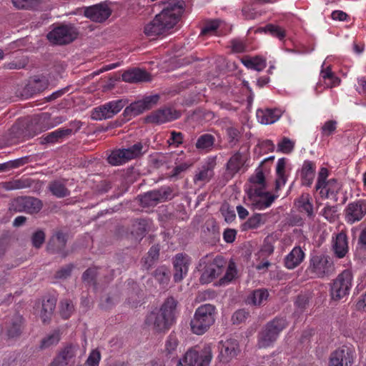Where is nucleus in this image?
Wrapping results in <instances>:
<instances>
[{
  "label": "nucleus",
  "mask_w": 366,
  "mask_h": 366,
  "mask_svg": "<svg viewBox=\"0 0 366 366\" xmlns=\"http://www.w3.org/2000/svg\"><path fill=\"white\" fill-rule=\"evenodd\" d=\"M45 232L42 229H37L31 237L32 246L36 249L41 248L45 242Z\"/></svg>",
  "instance_id": "49"
},
{
  "label": "nucleus",
  "mask_w": 366,
  "mask_h": 366,
  "mask_svg": "<svg viewBox=\"0 0 366 366\" xmlns=\"http://www.w3.org/2000/svg\"><path fill=\"white\" fill-rule=\"evenodd\" d=\"M56 300L54 297H49L42 302V308L40 313L41 319L44 324L50 322L56 307Z\"/></svg>",
  "instance_id": "33"
},
{
  "label": "nucleus",
  "mask_w": 366,
  "mask_h": 366,
  "mask_svg": "<svg viewBox=\"0 0 366 366\" xmlns=\"http://www.w3.org/2000/svg\"><path fill=\"white\" fill-rule=\"evenodd\" d=\"M295 147V142L287 137H283L282 141L277 144L278 151L290 154L292 152Z\"/></svg>",
  "instance_id": "52"
},
{
  "label": "nucleus",
  "mask_w": 366,
  "mask_h": 366,
  "mask_svg": "<svg viewBox=\"0 0 366 366\" xmlns=\"http://www.w3.org/2000/svg\"><path fill=\"white\" fill-rule=\"evenodd\" d=\"M122 77L123 81L129 83L148 82L152 80V76L149 72L139 68L125 71Z\"/></svg>",
  "instance_id": "25"
},
{
  "label": "nucleus",
  "mask_w": 366,
  "mask_h": 366,
  "mask_svg": "<svg viewBox=\"0 0 366 366\" xmlns=\"http://www.w3.org/2000/svg\"><path fill=\"white\" fill-rule=\"evenodd\" d=\"M305 254L300 247H295L285 257V266L292 269L299 266L304 260Z\"/></svg>",
  "instance_id": "27"
},
{
  "label": "nucleus",
  "mask_w": 366,
  "mask_h": 366,
  "mask_svg": "<svg viewBox=\"0 0 366 366\" xmlns=\"http://www.w3.org/2000/svg\"><path fill=\"white\" fill-rule=\"evenodd\" d=\"M219 22L217 20H214L208 22L206 25L202 28L201 34L206 35L212 31H214L219 28Z\"/></svg>",
  "instance_id": "63"
},
{
  "label": "nucleus",
  "mask_w": 366,
  "mask_h": 366,
  "mask_svg": "<svg viewBox=\"0 0 366 366\" xmlns=\"http://www.w3.org/2000/svg\"><path fill=\"white\" fill-rule=\"evenodd\" d=\"M277 197L267 190V186L253 188V207L258 209L268 208Z\"/></svg>",
  "instance_id": "20"
},
{
  "label": "nucleus",
  "mask_w": 366,
  "mask_h": 366,
  "mask_svg": "<svg viewBox=\"0 0 366 366\" xmlns=\"http://www.w3.org/2000/svg\"><path fill=\"white\" fill-rule=\"evenodd\" d=\"M215 307L211 304L199 306L190 321L193 333L201 335L205 333L214 322Z\"/></svg>",
  "instance_id": "4"
},
{
  "label": "nucleus",
  "mask_w": 366,
  "mask_h": 366,
  "mask_svg": "<svg viewBox=\"0 0 366 366\" xmlns=\"http://www.w3.org/2000/svg\"><path fill=\"white\" fill-rule=\"evenodd\" d=\"M77 34L73 26L62 24L54 28L46 37L54 44L64 45L72 42L76 39Z\"/></svg>",
  "instance_id": "12"
},
{
  "label": "nucleus",
  "mask_w": 366,
  "mask_h": 366,
  "mask_svg": "<svg viewBox=\"0 0 366 366\" xmlns=\"http://www.w3.org/2000/svg\"><path fill=\"white\" fill-rule=\"evenodd\" d=\"M297 206L300 212H305L309 217H314L312 197L308 193H303L297 200Z\"/></svg>",
  "instance_id": "32"
},
{
  "label": "nucleus",
  "mask_w": 366,
  "mask_h": 366,
  "mask_svg": "<svg viewBox=\"0 0 366 366\" xmlns=\"http://www.w3.org/2000/svg\"><path fill=\"white\" fill-rule=\"evenodd\" d=\"M315 164L309 160L304 162L301 171V184L303 186L310 187L312 184L313 180L315 177Z\"/></svg>",
  "instance_id": "28"
},
{
  "label": "nucleus",
  "mask_w": 366,
  "mask_h": 366,
  "mask_svg": "<svg viewBox=\"0 0 366 366\" xmlns=\"http://www.w3.org/2000/svg\"><path fill=\"white\" fill-rule=\"evenodd\" d=\"M325 63L322 64V69L320 72V78L322 79L323 83L327 81L328 79H332L336 82L337 81V76L332 71L330 66L324 67Z\"/></svg>",
  "instance_id": "60"
},
{
  "label": "nucleus",
  "mask_w": 366,
  "mask_h": 366,
  "mask_svg": "<svg viewBox=\"0 0 366 366\" xmlns=\"http://www.w3.org/2000/svg\"><path fill=\"white\" fill-rule=\"evenodd\" d=\"M14 6L21 9L33 8L40 0H11Z\"/></svg>",
  "instance_id": "57"
},
{
  "label": "nucleus",
  "mask_w": 366,
  "mask_h": 366,
  "mask_svg": "<svg viewBox=\"0 0 366 366\" xmlns=\"http://www.w3.org/2000/svg\"><path fill=\"white\" fill-rule=\"evenodd\" d=\"M49 189L52 194L58 198L65 197L69 196L70 194L69 190L66 187V186L59 181L51 182L49 184Z\"/></svg>",
  "instance_id": "42"
},
{
  "label": "nucleus",
  "mask_w": 366,
  "mask_h": 366,
  "mask_svg": "<svg viewBox=\"0 0 366 366\" xmlns=\"http://www.w3.org/2000/svg\"><path fill=\"white\" fill-rule=\"evenodd\" d=\"M352 273L345 269L334 280L331 286V296L333 300H339L349 294L352 287Z\"/></svg>",
  "instance_id": "11"
},
{
  "label": "nucleus",
  "mask_w": 366,
  "mask_h": 366,
  "mask_svg": "<svg viewBox=\"0 0 366 366\" xmlns=\"http://www.w3.org/2000/svg\"><path fill=\"white\" fill-rule=\"evenodd\" d=\"M262 31L269 34L280 41L283 40L286 36V31L277 24H268L264 27L256 30V32Z\"/></svg>",
  "instance_id": "37"
},
{
  "label": "nucleus",
  "mask_w": 366,
  "mask_h": 366,
  "mask_svg": "<svg viewBox=\"0 0 366 366\" xmlns=\"http://www.w3.org/2000/svg\"><path fill=\"white\" fill-rule=\"evenodd\" d=\"M274 157L264 159L255 170V175L253 176V188L267 186L265 176L269 172V167L266 165L269 161H272Z\"/></svg>",
  "instance_id": "29"
},
{
  "label": "nucleus",
  "mask_w": 366,
  "mask_h": 366,
  "mask_svg": "<svg viewBox=\"0 0 366 366\" xmlns=\"http://www.w3.org/2000/svg\"><path fill=\"white\" fill-rule=\"evenodd\" d=\"M149 146L143 144L142 142H137L132 146L124 149L127 154V159H132L134 158L139 157L143 154L146 153L148 150Z\"/></svg>",
  "instance_id": "39"
},
{
  "label": "nucleus",
  "mask_w": 366,
  "mask_h": 366,
  "mask_svg": "<svg viewBox=\"0 0 366 366\" xmlns=\"http://www.w3.org/2000/svg\"><path fill=\"white\" fill-rule=\"evenodd\" d=\"M215 165V160L214 159H209L205 164L202 166L199 172L195 174L194 177V183L197 182H209L214 175L213 169Z\"/></svg>",
  "instance_id": "31"
},
{
  "label": "nucleus",
  "mask_w": 366,
  "mask_h": 366,
  "mask_svg": "<svg viewBox=\"0 0 366 366\" xmlns=\"http://www.w3.org/2000/svg\"><path fill=\"white\" fill-rule=\"evenodd\" d=\"M215 142V137L211 134L205 133L200 135L195 144L196 148L199 151H211Z\"/></svg>",
  "instance_id": "34"
},
{
  "label": "nucleus",
  "mask_w": 366,
  "mask_h": 366,
  "mask_svg": "<svg viewBox=\"0 0 366 366\" xmlns=\"http://www.w3.org/2000/svg\"><path fill=\"white\" fill-rule=\"evenodd\" d=\"M190 259L188 255L179 253L173 259L174 281L181 282L187 274Z\"/></svg>",
  "instance_id": "22"
},
{
  "label": "nucleus",
  "mask_w": 366,
  "mask_h": 366,
  "mask_svg": "<svg viewBox=\"0 0 366 366\" xmlns=\"http://www.w3.org/2000/svg\"><path fill=\"white\" fill-rule=\"evenodd\" d=\"M332 249L336 257L342 259L346 256L348 252V238L344 231H341L335 236L332 237Z\"/></svg>",
  "instance_id": "24"
},
{
  "label": "nucleus",
  "mask_w": 366,
  "mask_h": 366,
  "mask_svg": "<svg viewBox=\"0 0 366 366\" xmlns=\"http://www.w3.org/2000/svg\"><path fill=\"white\" fill-rule=\"evenodd\" d=\"M179 345V341L175 335L170 334L165 343V350L167 355L169 358H174L176 356V350Z\"/></svg>",
  "instance_id": "43"
},
{
  "label": "nucleus",
  "mask_w": 366,
  "mask_h": 366,
  "mask_svg": "<svg viewBox=\"0 0 366 366\" xmlns=\"http://www.w3.org/2000/svg\"><path fill=\"white\" fill-rule=\"evenodd\" d=\"M160 3L164 5L162 11L144 29L145 35L152 39L169 34L179 22L184 11L185 3L183 0H168Z\"/></svg>",
  "instance_id": "1"
},
{
  "label": "nucleus",
  "mask_w": 366,
  "mask_h": 366,
  "mask_svg": "<svg viewBox=\"0 0 366 366\" xmlns=\"http://www.w3.org/2000/svg\"><path fill=\"white\" fill-rule=\"evenodd\" d=\"M67 242V235L62 231H56L49 238L46 244V251L50 254H59L62 258L68 256V251L65 250Z\"/></svg>",
  "instance_id": "21"
},
{
  "label": "nucleus",
  "mask_w": 366,
  "mask_h": 366,
  "mask_svg": "<svg viewBox=\"0 0 366 366\" xmlns=\"http://www.w3.org/2000/svg\"><path fill=\"white\" fill-rule=\"evenodd\" d=\"M287 326V320L283 317H276L269 322L259 335L257 346L262 348L272 345Z\"/></svg>",
  "instance_id": "8"
},
{
  "label": "nucleus",
  "mask_w": 366,
  "mask_h": 366,
  "mask_svg": "<svg viewBox=\"0 0 366 366\" xmlns=\"http://www.w3.org/2000/svg\"><path fill=\"white\" fill-rule=\"evenodd\" d=\"M231 49L234 53H242L246 50V44L242 40L234 39L231 41Z\"/></svg>",
  "instance_id": "61"
},
{
  "label": "nucleus",
  "mask_w": 366,
  "mask_h": 366,
  "mask_svg": "<svg viewBox=\"0 0 366 366\" xmlns=\"http://www.w3.org/2000/svg\"><path fill=\"white\" fill-rule=\"evenodd\" d=\"M366 215V199H357L350 202L345 209V219L347 224H352Z\"/></svg>",
  "instance_id": "19"
},
{
  "label": "nucleus",
  "mask_w": 366,
  "mask_h": 366,
  "mask_svg": "<svg viewBox=\"0 0 366 366\" xmlns=\"http://www.w3.org/2000/svg\"><path fill=\"white\" fill-rule=\"evenodd\" d=\"M181 112L171 107H164L159 109L144 118L146 123L162 124L168 122H172L179 119Z\"/></svg>",
  "instance_id": "18"
},
{
  "label": "nucleus",
  "mask_w": 366,
  "mask_h": 366,
  "mask_svg": "<svg viewBox=\"0 0 366 366\" xmlns=\"http://www.w3.org/2000/svg\"><path fill=\"white\" fill-rule=\"evenodd\" d=\"M25 327V319L20 314L16 313L6 320L4 332L9 340H17L23 334Z\"/></svg>",
  "instance_id": "15"
},
{
  "label": "nucleus",
  "mask_w": 366,
  "mask_h": 366,
  "mask_svg": "<svg viewBox=\"0 0 366 366\" xmlns=\"http://www.w3.org/2000/svg\"><path fill=\"white\" fill-rule=\"evenodd\" d=\"M282 115L279 109H257L256 117L257 121L262 124H271L276 122Z\"/></svg>",
  "instance_id": "26"
},
{
  "label": "nucleus",
  "mask_w": 366,
  "mask_h": 366,
  "mask_svg": "<svg viewBox=\"0 0 366 366\" xmlns=\"http://www.w3.org/2000/svg\"><path fill=\"white\" fill-rule=\"evenodd\" d=\"M60 340V333L59 330H54L51 334L43 338L41 341L40 347L46 349L51 346L56 345Z\"/></svg>",
  "instance_id": "44"
},
{
  "label": "nucleus",
  "mask_w": 366,
  "mask_h": 366,
  "mask_svg": "<svg viewBox=\"0 0 366 366\" xmlns=\"http://www.w3.org/2000/svg\"><path fill=\"white\" fill-rule=\"evenodd\" d=\"M127 99L111 101L93 109L91 117L94 120H102L113 117L127 104Z\"/></svg>",
  "instance_id": "13"
},
{
  "label": "nucleus",
  "mask_w": 366,
  "mask_h": 366,
  "mask_svg": "<svg viewBox=\"0 0 366 366\" xmlns=\"http://www.w3.org/2000/svg\"><path fill=\"white\" fill-rule=\"evenodd\" d=\"M337 122L335 120H328L321 127L322 136L329 137L332 135L337 129Z\"/></svg>",
  "instance_id": "53"
},
{
  "label": "nucleus",
  "mask_w": 366,
  "mask_h": 366,
  "mask_svg": "<svg viewBox=\"0 0 366 366\" xmlns=\"http://www.w3.org/2000/svg\"><path fill=\"white\" fill-rule=\"evenodd\" d=\"M274 149V144L270 140H264L258 143L254 149V152L261 155Z\"/></svg>",
  "instance_id": "54"
},
{
  "label": "nucleus",
  "mask_w": 366,
  "mask_h": 366,
  "mask_svg": "<svg viewBox=\"0 0 366 366\" xmlns=\"http://www.w3.org/2000/svg\"><path fill=\"white\" fill-rule=\"evenodd\" d=\"M267 219L266 214H253V229L264 224Z\"/></svg>",
  "instance_id": "64"
},
{
  "label": "nucleus",
  "mask_w": 366,
  "mask_h": 366,
  "mask_svg": "<svg viewBox=\"0 0 366 366\" xmlns=\"http://www.w3.org/2000/svg\"><path fill=\"white\" fill-rule=\"evenodd\" d=\"M266 65L265 58L260 56H253V70L260 71L266 67Z\"/></svg>",
  "instance_id": "62"
},
{
  "label": "nucleus",
  "mask_w": 366,
  "mask_h": 366,
  "mask_svg": "<svg viewBox=\"0 0 366 366\" xmlns=\"http://www.w3.org/2000/svg\"><path fill=\"white\" fill-rule=\"evenodd\" d=\"M84 16L93 21L103 22L111 15L112 11L106 4H96L85 8Z\"/></svg>",
  "instance_id": "23"
},
{
  "label": "nucleus",
  "mask_w": 366,
  "mask_h": 366,
  "mask_svg": "<svg viewBox=\"0 0 366 366\" xmlns=\"http://www.w3.org/2000/svg\"><path fill=\"white\" fill-rule=\"evenodd\" d=\"M184 135L182 132L172 131L170 132V137L167 140L169 145H174L175 147H179L183 143Z\"/></svg>",
  "instance_id": "56"
},
{
  "label": "nucleus",
  "mask_w": 366,
  "mask_h": 366,
  "mask_svg": "<svg viewBox=\"0 0 366 366\" xmlns=\"http://www.w3.org/2000/svg\"><path fill=\"white\" fill-rule=\"evenodd\" d=\"M334 264L326 254H315L310 257L306 273L310 278H324L333 272Z\"/></svg>",
  "instance_id": "5"
},
{
  "label": "nucleus",
  "mask_w": 366,
  "mask_h": 366,
  "mask_svg": "<svg viewBox=\"0 0 366 366\" xmlns=\"http://www.w3.org/2000/svg\"><path fill=\"white\" fill-rule=\"evenodd\" d=\"M212 350L205 345L200 350L191 348L179 359L177 366H209L212 359Z\"/></svg>",
  "instance_id": "7"
},
{
  "label": "nucleus",
  "mask_w": 366,
  "mask_h": 366,
  "mask_svg": "<svg viewBox=\"0 0 366 366\" xmlns=\"http://www.w3.org/2000/svg\"><path fill=\"white\" fill-rule=\"evenodd\" d=\"M220 212L227 223L233 222L236 218L234 209L227 203H224L221 206Z\"/></svg>",
  "instance_id": "51"
},
{
  "label": "nucleus",
  "mask_w": 366,
  "mask_h": 366,
  "mask_svg": "<svg viewBox=\"0 0 366 366\" xmlns=\"http://www.w3.org/2000/svg\"><path fill=\"white\" fill-rule=\"evenodd\" d=\"M155 280L162 285L167 286L170 280V271L164 265L158 267L152 273Z\"/></svg>",
  "instance_id": "40"
},
{
  "label": "nucleus",
  "mask_w": 366,
  "mask_h": 366,
  "mask_svg": "<svg viewBox=\"0 0 366 366\" xmlns=\"http://www.w3.org/2000/svg\"><path fill=\"white\" fill-rule=\"evenodd\" d=\"M74 312V305L69 300H64L60 302V313L64 319H68Z\"/></svg>",
  "instance_id": "50"
},
{
  "label": "nucleus",
  "mask_w": 366,
  "mask_h": 366,
  "mask_svg": "<svg viewBox=\"0 0 366 366\" xmlns=\"http://www.w3.org/2000/svg\"><path fill=\"white\" fill-rule=\"evenodd\" d=\"M227 139L229 145L235 146L240 139V132L234 127H229L226 129Z\"/></svg>",
  "instance_id": "47"
},
{
  "label": "nucleus",
  "mask_w": 366,
  "mask_h": 366,
  "mask_svg": "<svg viewBox=\"0 0 366 366\" xmlns=\"http://www.w3.org/2000/svg\"><path fill=\"white\" fill-rule=\"evenodd\" d=\"M159 99V94H154L144 97L141 100L131 103L124 110L123 116L125 120L129 121L132 117L141 114L144 111L151 109L158 103Z\"/></svg>",
  "instance_id": "10"
},
{
  "label": "nucleus",
  "mask_w": 366,
  "mask_h": 366,
  "mask_svg": "<svg viewBox=\"0 0 366 366\" xmlns=\"http://www.w3.org/2000/svg\"><path fill=\"white\" fill-rule=\"evenodd\" d=\"M197 269L201 272L199 282L202 284H209L225 272L224 275L219 281V285L228 284L237 274V270L234 262L227 265L226 260L220 256L212 259L211 254H207L202 257L198 263Z\"/></svg>",
  "instance_id": "2"
},
{
  "label": "nucleus",
  "mask_w": 366,
  "mask_h": 366,
  "mask_svg": "<svg viewBox=\"0 0 366 366\" xmlns=\"http://www.w3.org/2000/svg\"><path fill=\"white\" fill-rule=\"evenodd\" d=\"M250 317V312L245 309H240L237 310L232 316V323L234 325H239L245 322V321Z\"/></svg>",
  "instance_id": "48"
},
{
  "label": "nucleus",
  "mask_w": 366,
  "mask_h": 366,
  "mask_svg": "<svg viewBox=\"0 0 366 366\" xmlns=\"http://www.w3.org/2000/svg\"><path fill=\"white\" fill-rule=\"evenodd\" d=\"M328 175V169L325 167H321L318 172L315 190L320 191V195L322 198H333L337 201V195L341 190L342 185L336 179L327 180Z\"/></svg>",
  "instance_id": "6"
},
{
  "label": "nucleus",
  "mask_w": 366,
  "mask_h": 366,
  "mask_svg": "<svg viewBox=\"0 0 366 366\" xmlns=\"http://www.w3.org/2000/svg\"><path fill=\"white\" fill-rule=\"evenodd\" d=\"M43 207L41 200L34 197H19L11 203V208L19 212L37 214Z\"/></svg>",
  "instance_id": "16"
},
{
  "label": "nucleus",
  "mask_w": 366,
  "mask_h": 366,
  "mask_svg": "<svg viewBox=\"0 0 366 366\" xmlns=\"http://www.w3.org/2000/svg\"><path fill=\"white\" fill-rule=\"evenodd\" d=\"M74 265L73 264H69L62 267L60 269L56 271L54 274V277L59 280H64L71 276L72 269Z\"/></svg>",
  "instance_id": "55"
},
{
  "label": "nucleus",
  "mask_w": 366,
  "mask_h": 366,
  "mask_svg": "<svg viewBox=\"0 0 366 366\" xmlns=\"http://www.w3.org/2000/svg\"><path fill=\"white\" fill-rule=\"evenodd\" d=\"M101 359L100 352L94 350L89 354L86 362L84 366H98Z\"/></svg>",
  "instance_id": "58"
},
{
  "label": "nucleus",
  "mask_w": 366,
  "mask_h": 366,
  "mask_svg": "<svg viewBox=\"0 0 366 366\" xmlns=\"http://www.w3.org/2000/svg\"><path fill=\"white\" fill-rule=\"evenodd\" d=\"M269 297V292L266 289H259L253 291V305L261 306L264 305Z\"/></svg>",
  "instance_id": "45"
},
{
  "label": "nucleus",
  "mask_w": 366,
  "mask_h": 366,
  "mask_svg": "<svg viewBox=\"0 0 366 366\" xmlns=\"http://www.w3.org/2000/svg\"><path fill=\"white\" fill-rule=\"evenodd\" d=\"M47 87L46 80L34 79L30 81L23 89L21 96L26 99L32 97L34 94L43 92Z\"/></svg>",
  "instance_id": "30"
},
{
  "label": "nucleus",
  "mask_w": 366,
  "mask_h": 366,
  "mask_svg": "<svg viewBox=\"0 0 366 366\" xmlns=\"http://www.w3.org/2000/svg\"><path fill=\"white\" fill-rule=\"evenodd\" d=\"M355 356L353 346L343 345L331 353L329 366H351Z\"/></svg>",
  "instance_id": "14"
},
{
  "label": "nucleus",
  "mask_w": 366,
  "mask_h": 366,
  "mask_svg": "<svg viewBox=\"0 0 366 366\" xmlns=\"http://www.w3.org/2000/svg\"><path fill=\"white\" fill-rule=\"evenodd\" d=\"M148 221L144 219H137L132 224V234L137 240H141L148 231Z\"/></svg>",
  "instance_id": "35"
},
{
  "label": "nucleus",
  "mask_w": 366,
  "mask_h": 366,
  "mask_svg": "<svg viewBox=\"0 0 366 366\" xmlns=\"http://www.w3.org/2000/svg\"><path fill=\"white\" fill-rule=\"evenodd\" d=\"M129 160L124 149L113 151L107 158L108 162L114 166L122 164Z\"/></svg>",
  "instance_id": "41"
},
{
  "label": "nucleus",
  "mask_w": 366,
  "mask_h": 366,
  "mask_svg": "<svg viewBox=\"0 0 366 366\" xmlns=\"http://www.w3.org/2000/svg\"><path fill=\"white\" fill-rule=\"evenodd\" d=\"M174 197L173 189L169 186H164L139 195V199L143 207H152L160 202L171 200Z\"/></svg>",
  "instance_id": "9"
},
{
  "label": "nucleus",
  "mask_w": 366,
  "mask_h": 366,
  "mask_svg": "<svg viewBox=\"0 0 366 366\" xmlns=\"http://www.w3.org/2000/svg\"><path fill=\"white\" fill-rule=\"evenodd\" d=\"M218 350L217 359L224 364L229 362L240 352L238 341L232 338L221 340L218 344Z\"/></svg>",
  "instance_id": "17"
},
{
  "label": "nucleus",
  "mask_w": 366,
  "mask_h": 366,
  "mask_svg": "<svg viewBox=\"0 0 366 366\" xmlns=\"http://www.w3.org/2000/svg\"><path fill=\"white\" fill-rule=\"evenodd\" d=\"M98 268L97 267H89L86 269L81 276V279L84 282L88 285H97V277L98 274Z\"/></svg>",
  "instance_id": "46"
},
{
  "label": "nucleus",
  "mask_w": 366,
  "mask_h": 366,
  "mask_svg": "<svg viewBox=\"0 0 366 366\" xmlns=\"http://www.w3.org/2000/svg\"><path fill=\"white\" fill-rule=\"evenodd\" d=\"M159 245H153L149 249L147 256L142 259V267L144 269H150L159 257Z\"/></svg>",
  "instance_id": "36"
},
{
  "label": "nucleus",
  "mask_w": 366,
  "mask_h": 366,
  "mask_svg": "<svg viewBox=\"0 0 366 366\" xmlns=\"http://www.w3.org/2000/svg\"><path fill=\"white\" fill-rule=\"evenodd\" d=\"M337 208L335 206L326 205L322 212V216L330 222H333L336 218Z\"/></svg>",
  "instance_id": "59"
},
{
  "label": "nucleus",
  "mask_w": 366,
  "mask_h": 366,
  "mask_svg": "<svg viewBox=\"0 0 366 366\" xmlns=\"http://www.w3.org/2000/svg\"><path fill=\"white\" fill-rule=\"evenodd\" d=\"M246 162V157L241 152L233 155L227 164V169L232 173L237 172Z\"/></svg>",
  "instance_id": "38"
},
{
  "label": "nucleus",
  "mask_w": 366,
  "mask_h": 366,
  "mask_svg": "<svg viewBox=\"0 0 366 366\" xmlns=\"http://www.w3.org/2000/svg\"><path fill=\"white\" fill-rule=\"evenodd\" d=\"M177 303L173 297H167L159 310L147 316L145 324L157 332L168 330L174 322Z\"/></svg>",
  "instance_id": "3"
}]
</instances>
